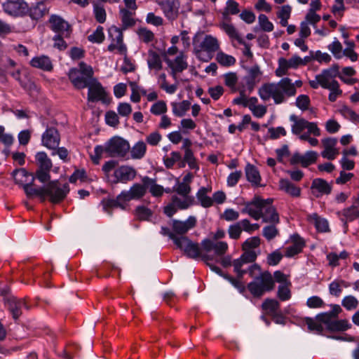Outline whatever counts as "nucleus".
Listing matches in <instances>:
<instances>
[{
  "label": "nucleus",
  "mask_w": 359,
  "mask_h": 359,
  "mask_svg": "<svg viewBox=\"0 0 359 359\" xmlns=\"http://www.w3.org/2000/svg\"><path fill=\"white\" fill-rule=\"evenodd\" d=\"M242 212L248 214L255 220L262 218L264 222L272 224L263 228L262 234L266 240L271 241L278 235L275 224L279 223V215L273 205L272 198L263 199L255 196L252 201L245 203Z\"/></svg>",
  "instance_id": "f257e3e1"
},
{
  "label": "nucleus",
  "mask_w": 359,
  "mask_h": 359,
  "mask_svg": "<svg viewBox=\"0 0 359 359\" xmlns=\"http://www.w3.org/2000/svg\"><path fill=\"white\" fill-rule=\"evenodd\" d=\"M296 93L294 83L287 77L283 78L277 83H264L258 90V95L263 101L273 99L276 104L283 103L287 97L294 96Z\"/></svg>",
  "instance_id": "f03ea898"
},
{
  "label": "nucleus",
  "mask_w": 359,
  "mask_h": 359,
  "mask_svg": "<svg viewBox=\"0 0 359 359\" xmlns=\"http://www.w3.org/2000/svg\"><path fill=\"white\" fill-rule=\"evenodd\" d=\"M68 76L74 86L78 89L87 88L90 82L95 79L93 77L92 67L83 62L79 63V69L72 68Z\"/></svg>",
  "instance_id": "7ed1b4c3"
},
{
  "label": "nucleus",
  "mask_w": 359,
  "mask_h": 359,
  "mask_svg": "<svg viewBox=\"0 0 359 359\" xmlns=\"http://www.w3.org/2000/svg\"><path fill=\"white\" fill-rule=\"evenodd\" d=\"M274 285L272 275L266 271L260 273L259 276L255 277L254 280L248 285V289L253 297H260L266 292L273 290Z\"/></svg>",
  "instance_id": "20e7f679"
},
{
  "label": "nucleus",
  "mask_w": 359,
  "mask_h": 359,
  "mask_svg": "<svg viewBox=\"0 0 359 359\" xmlns=\"http://www.w3.org/2000/svg\"><path fill=\"white\" fill-rule=\"evenodd\" d=\"M177 247L183 250L185 255L191 259L201 258L203 261L207 262L212 259L208 254H202V249L198 243H194L187 236H180L176 244Z\"/></svg>",
  "instance_id": "39448f33"
},
{
  "label": "nucleus",
  "mask_w": 359,
  "mask_h": 359,
  "mask_svg": "<svg viewBox=\"0 0 359 359\" xmlns=\"http://www.w3.org/2000/svg\"><path fill=\"white\" fill-rule=\"evenodd\" d=\"M106 149L110 157L124 158L130 151V144L123 138L114 136L106 142Z\"/></svg>",
  "instance_id": "423d86ee"
},
{
  "label": "nucleus",
  "mask_w": 359,
  "mask_h": 359,
  "mask_svg": "<svg viewBox=\"0 0 359 359\" xmlns=\"http://www.w3.org/2000/svg\"><path fill=\"white\" fill-rule=\"evenodd\" d=\"M38 169L36 171V178L42 183L47 182L50 179V171L53 167L51 160L44 151H39L35 156Z\"/></svg>",
  "instance_id": "0eeeda50"
},
{
  "label": "nucleus",
  "mask_w": 359,
  "mask_h": 359,
  "mask_svg": "<svg viewBox=\"0 0 359 359\" xmlns=\"http://www.w3.org/2000/svg\"><path fill=\"white\" fill-rule=\"evenodd\" d=\"M45 196H48L49 200L53 203L62 201L69 191L67 183L60 186L58 180L50 181L45 186Z\"/></svg>",
  "instance_id": "6e6552de"
},
{
  "label": "nucleus",
  "mask_w": 359,
  "mask_h": 359,
  "mask_svg": "<svg viewBox=\"0 0 359 359\" xmlns=\"http://www.w3.org/2000/svg\"><path fill=\"white\" fill-rule=\"evenodd\" d=\"M87 88H88V100L89 102L101 101L104 104L109 103L110 99L108 97L107 93L97 79L93 80Z\"/></svg>",
  "instance_id": "1a4fd4ad"
},
{
  "label": "nucleus",
  "mask_w": 359,
  "mask_h": 359,
  "mask_svg": "<svg viewBox=\"0 0 359 359\" xmlns=\"http://www.w3.org/2000/svg\"><path fill=\"white\" fill-rule=\"evenodd\" d=\"M4 11L11 16H22L29 11V6L24 0H6L2 4Z\"/></svg>",
  "instance_id": "9d476101"
},
{
  "label": "nucleus",
  "mask_w": 359,
  "mask_h": 359,
  "mask_svg": "<svg viewBox=\"0 0 359 359\" xmlns=\"http://www.w3.org/2000/svg\"><path fill=\"white\" fill-rule=\"evenodd\" d=\"M194 203V197H182L172 196L171 203L164 208V213L171 217L177 210H185L192 205Z\"/></svg>",
  "instance_id": "9b49d317"
},
{
  "label": "nucleus",
  "mask_w": 359,
  "mask_h": 359,
  "mask_svg": "<svg viewBox=\"0 0 359 359\" xmlns=\"http://www.w3.org/2000/svg\"><path fill=\"white\" fill-rule=\"evenodd\" d=\"M246 74L243 78V83L246 84L248 93L250 94L255 89L257 83L260 81L262 72L258 65H254L250 67H243Z\"/></svg>",
  "instance_id": "f8f14e48"
},
{
  "label": "nucleus",
  "mask_w": 359,
  "mask_h": 359,
  "mask_svg": "<svg viewBox=\"0 0 359 359\" xmlns=\"http://www.w3.org/2000/svg\"><path fill=\"white\" fill-rule=\"evenodd\" d=\"M6 306L11 313L13 318L18 320L22 315V308L25 307L29 309L24 299H18L13 296H8L4 298Z\"/></svg>",
  "instance_id": "ddd939ff"
},
{
  "label": "nucleus",
  "mask_w": 359,
  "mask_h": 359,
  "mask_svg": "<svg viewBox=\"0 0 359 359\" xmlns=\"http://www.w3.org/2000/svg\"><path fill=\"white\" fill-rule=\"evenodd\" d=\"M42 145L51 150H56L60 142V136L55 128H48L41 137Z\"/></svg>",
  "instance_id": "4468645a"
},
{
  "label": "nucleus",
  "mask_w": 359,
  "mask_h": 359,
  "mask_svg": "<svg viewBox=\"0 0 359 359\" xmlns=\"http://www.w3.org/2000/svg\"><path fill=\"white\" fill-rule=\"evenodd\" d=\"M157 3L168 20L177 19L180 7L178 0H157Z\"/></svg>",
  "instance_id": "2eb2a0df"
},
{
  "label": "nucleus",
  "mask_w": 359,
  "mask_h": 359,
  "mask_svg": "<svg viewBox=\"0 0 359 359\" xmlns=\"http://www.w3.org/2000/svg\"><path fill=\"white\" fill-rule=\"evenodd\" d=\"M50 27L53 31L63 35L64 37H69L72 32L70 25L60 16L52 15L49 19Z\"/></svg>",
  "instance_id": "dca6fc26"
},
{
  "label": "nucleus",
  "mask_w": 359,
  "mask_h": 359,
  "mask_svg": "<svg viewBox=\"0 0 359 359\" xmlns=\"http://www.w3.org/2000/svg\"><path fill=\"white\" fill-rule=\"evenodd\" d=\"M137 175L136 170L130 165H121L114 170V183L118 182L127 183L128 182L133 180Z\"/></svg>",
  "instance_id": "f3484780"
},
{
  "label": "nucleus",
  "mask_w": 359,
  "mask_h": 359,
  "mask_svg": "<svg viewBox=\"0 0 359 359\" xmlns=\"http://www.w3.org/2000/svg\"><path fill=\"white\" fill-rule=\"evenodd\" d=\"M196 222V218L194 216H189L185 221L173 219L172 222V229L176 236L180 235L182 236L190 229L194 228Z\"/></svg>",
  "instance_id": "a211bd4d"
},
{
  "label": "nucleus",
  "mask_w": 359,
  "mask_h": 359,
  "mask_svg": "<svg viewBox=\"0 0 359 359\" xmlns=\"http://www.w3.org/2000/svg\"><path fill=\"white\" fill-rule=\"evenodd\" d=\"M201 247L206 254L213 250L217 256L224 255L228 250V244L226 242L215 241L210 239L203 240Z\"/></svg>",
  "instance_id": "6ab92c4d"
},
{
  "label": "nucleus",
  "mask_w": 359,
  "mask_h": 359,
  "mask_svg": "<svg viewBox=\"0 0 359 359\" xmlns=\"http://www.w3.org/2000/svg\"><path fill=\"white\" fill-rule=\"evenodd\" d=\"M318 158V153L314 151H309L304 155L297 152L294 153L290 160L291 165L300 163L302 167L306 168L309 165L316 163Z\"/></svg>",
  "instance_id": "aec40b11"
},
{
  "label": "nucleus",
  "mask_w": 359,
  "mask_h": 359,
  "mask_svg": "<svg viewBox=\"0 0 359 359\" xmlns=\"http://www.w3.org/2000/svg\"><path fill=\"white\" fill-rule=\"evenodd\" d=\"M128 200L125 197V195L123 196V191L120 194L117 196L116 198H104L102 201V205L103 206V209L108 214L111 215V211L110 210L112 208H119L122 210H126L127 208Z\"/></svg>",
  "instance_id": "412c9836"
},
{
  "label": "nucleus",
  "mask_w": 359,
  "mask_h": 359,
  "mask_svg": "<svg viewBox=\"0 0 359 359\" xmlns=\"http://www.w3.org/2000/svg\"><path fill=\"white\" fill-rule=\"evenodd\" d=\"M311 189L313 194L318 198L323 195H328L332 191V186L322 178L314 179L312 182Z\"/></svg>",
  "instance_id": "4be33fe9"
},
{
  "label": "nucleus",
  "mask_w": 359,
  "mask_h": 359,
  "mask_svg": "<svg viewBox=\"0 0 359 359\" xmlns=\"http://www.w3.org/2000/svg\"><path fill=\"white\" fill-rule=\"evenodd\" d=\"M201 49L195 48V53L199 57L201 50H203L209 53H212L219 49V43L218 40L211 36L206 35L200 45Z\"/></svg>",
  "instance_id": "5701e85b"
},
{
  "label": "nucleus",
  "mask_w": 359,
  "mask_h": 359,
  "mask_svg": "<svg viewBox=\"0 0 359 359\" xmlns=\"http://www.w3.org/2000/svg\"><path fill=\"white\" fill-rule=\"evenodd\" d=\"M147 193V186L144 183H135L130 188L128 191H123V196L125 195L126 200H139L142 198Z\"/></svg>",
  "instance_id": "b1692460"
},
{
  "label": "nucleus",
  "mask_w": 359,
  "mask_h": 359,
  "mask_svg": "<svg viewBox=\"0 0 359 359\" xmlns=\"http://www.w3.org/2000/svg\"><path fill=\"white\" fill-rule=\"evenodd\" d=\"M293 244L286 248L285 255L287 257H292L302 252L304 246V241L297 234L293 235L292 237Z\"/></svg>",
  "instance_id": "393cba45"
},
{
  "label": "nucleus",
  "mask_w": 359,
  "mask_h": 359,
  "mask_svg": "<svg viewBox=\"0 0 359 359\" xmlns=\"http://www.w3.org/2000/svg\"><path fill=\"white\" fill-rule=\"evenodd\" d=\"M168 66L171 68L172 74L175 76L176 72H182L188 67L186 61V56L183 53H180L174 61L170 60H166Z\"/></svg>",
  "instance_id": "a878e982"
},
{
  "label": "nucleus",
  "mask_w": 359,
  "mask_h": 359,
  "mask_svg": "<svg viewBox=\"0 0 359 359\" xmlns=\"http://www.w3.org/2000/svg\"><path fill=\"white\" fill-rule=\"evenodd\" d=\"M280 189L292 197H299L301 195L300 187L292 183L289 180L281 179L279 181Z\"/></svg>",
  "instance_id": "bb28decb"
},
{
  "label": "nucleus",
  "mask_w": 359,
  "mask_h": 359,
  "mask_svg": "<svg viewBox=\"0 0 359 359\" xmlns=\"http://www.w3.org/2000/svg\"><path fill=\"white\" fill-rule=\"evenodd\" d=\"M307 219L310 223L315 226L318 231L327 232L330 231L327 219L320 217L317 213L309 215Z\"/></svg>",
  "instance_id": "cd10ccee"
},
{
  "label": "nucleus",
  "mask_w": 359,
  "mask_h": 359,
  "mask_svg": "<svg viewBox=\"0 0 359 359\" xmlns=\"http://www.w3.org/2000/svg\"><path fill=\"white\" fill-rule=\"evenodd\" d=\"M245 172L248 181L252 183V185L256 187L262 186L260 184L261 176L259 172L255 166L248 163L245 167Z\"/></svg>",
  "instance_id": "c85d7f7f"
},
{
  "label": "nucleus",
  "mask_w": 359,
  "mask_h": 359,
  "mask_svg": "<svg viewBox=\"0 0 359 359\" xmlns=\"http://www.w3.org/2000/svg\"><path fill=\"white\" fill-rule=\"evenodd\" d=\"M142 182L145 184L147 186V190L149 189V192L153 196L158 197L163 195V187L157 184L154 179L145 176L142 179Z\"/></svg>",
  "instance_id": "c756f323"
},
{
  "label": "nucleus",
  "mask_w": 359,
  "mask_h": 359,
  "mask_svg": "<svg viewBox=\"0 0 359 359\" xmlns=\"http://www.w3.org/2000/svg\"><path fill=\"white\" fill-rule=\"evenodd\" d=\"M30 64L32 67L44 71H50L53 69V65L50 58L45 55L32 58Z\"/></svg>",
  "instance_id": "7c9ffc66"
},
{
  "label": "nucleus",
  "mask_w": 359,
  "mask_h": 359,
  "mask_svg": "<svg viewBox=\"0 0 359 359\" xmlns=\"http://www.w3.org/2000/svg\"><path fill=\"white\" fill-rule=\"evenodd\" d=\"M36 178V176H32L31 181L29 183H25L23 187V189L28 197H32L33 196H37L45 199V187H40L39 189L32 188V185L34 181Z\"/></svg>",
  "instance_id": "2f4dec72"
},
{
  "label": "nucleus",
  "mask_w": 359,
  "mask_h": 359,
  "mask_svg": "<svg viewBox=\"0 0 359 359\" xmlns=\"http://www.w3.org/2000/svg\"><path fill=\"white\" fill-rule=\"evenodd\" d=\"M290 120L293 122L292 126V133L294 135H300V133L306 128L309 121L304 118H299L296 115L292 114Z\"/></svg>",
  "instance_id": "473e14b6"
},
{
  "label": "nucleus",
  "mask_w": 359,
  "mask_h": 359,
  "mask_svg": "<svg viewBox=\"0 0 359 359\" xmlns=\"http://www.w3.org/2000/svg\"><path fill=\"white\" fill-rule=\"evenodd\" d=\"M131 158L142 159L146 154L147 145L143 141H138L131 148L130 147Z\"/></svg>",
  "instance_id": "72a5a7b5"
},
{
  "label": "nucleus",
  "mask_w": 359,
  "mask_h": 359,
  "mask_svg": "<svg viewBox=\"0 0 359 359\" xmlns=\"http://www.w3.org/2000/svg\"><path fill=\"white\" fill-rule=\"evenodd\" d=\"M147 64L150 69L159 71L163 68L162 60L160 55L154 50H149Z\"/></svg>",
  "instance_id": "f704fd0d"
},
{
  "label": "nucleus",
  "mask_w": 359,
  "mask_h": 359,
  "mask_svg": "<svg viewBox=\"0 0 359 359\" xmlns=\"http://www.w3.org/2000/svg\"><path fill=\"white\" fill-rule=\"evenodd\" d=\"M171 106L173 114L177 117H182L189 109L191 102L188 100H183L181 102H172Z\"/></svg>",
  "instance_id": "c9c22d12"
},
{
  "label": "nucleus",
  "mask_w": 359,
  "mask_h": 359,
  "mask_svg": "<svg viewBox=\"0 0 359 359\" xmlns=\"http://www.w3.org/2000/svg\"><path fill=\"white\" fill-rule=\"evenodd\" d=\"M134 14L135 13L133 12L130 11L126 8H121L120 10L123 29H126L128 27H131L135 25V20L133 18Z\"/></svg>",
  "instance_id": "e433bc0d"
},
{
  "label": "nucleus",
  "mask_w": 359,
  "mask_h": 359,
  "mask_svg": "<svg viewBox=\"0 0 359 359\" xmlns=\"http://www.w3.org/2000/svg\"><path fill=\"white\" fill-rule=\"evenodd\" d=\"M208 191L209 190L207 188L201 187L196 194L198 200L204 208H209L213 204L212 199L207 195Z\"/></svg>",
  "instance_id": "4c0bfd02"
},
{
  "label": "nucleus",
  "mask_w": 359,
  "mask_h": 359,
  "mask_svg": "<svg viewBox=\"0 0 359 359\" xmlns=\"http://www.w3.org/2000/svg\"><path fill=\"white\" fill-rule=\"evenodd\" d=\"M12 175L14 178V180L16 184L19 185H22V187L25 183H29L27 180V178L29 176H32V175L29 174L25 169L20 168L16 169L13 171Z\"/></svg>",
  "instance_id": "58836bf2"
},
{
  "label": "nucleus",
  "mask_w": 359,
  "mask_h": 359,
  "mask_svg": "<svg viewBox=\"0 0 359 359\" xmlns=\"http://www.w3.org/2000/svg\"><path fill=\"white\" fill-rule=\"evenodd\" d=\"M351 327V325L346 319L334 320V321L330 323L327 330L331 332H342L348 330Z\"/></svg>",
  "instance_id": "ea45409f"
},
{
  "label": "nucleus",
  "mask_w": 359,
  "mask_h": 359,
  "mask_svg": "<svg viewBox=\"0 0 359 359\" xmlns=\"http://www.w3.org/2000/svg\"><path fill=\"white\" fill-rule=\"evenodd\" d=\"M29 16L33 20L41 18L47 12L46 6L43 3H39L35 6L29 8Z\"/></svg>",
  "instance_id": "a19ab883"
},
{
  "label": "nucleus",
  "mask_w": 359,
  "mask_h": 359,
  "mask_svg": "<svg viewBox=\"0 0 359 359\" xmlns=\"http://www.w3.org/2000/svg\"><path fill=\"white\" fill-rule=\"evenodd\" d=\"M262 307L263 310L266 311L268 314L271 316L279 311L280 304L276 299H266L262 303Z\"/></svg>",
  "instance_id": "79ce46f5"
},
{
  "label": "nucleus",
  "mask_w": 359,
  "mask_h": 359,
  "mask_svg": "<svg viewBox=\"0 0 359 359\" xmlns=\"http://www.w3.org/2000/svg\"><path fill=\"white\" fill-rule=\"evenodd\" d=\"M292 8L289 5L283 6L280 10L278 12L277 16L280 20V24L283 27L287 25V20L290 17Z\"/></svg>",
  "instance_id": "37998d69"
},
{
  "label": "nucleus",
  "mask_w": 359,
  "mask_h": 359,
  "mask_svg": "<svg viewBox=\"0 0 359 359\" xmlns=\"http://www.w3.org/2000/svg\"><path fill=\"white\" fill-rule=\"evenodd\" d=\"M135 214L139 220L147 221L152 216L153 212L149 208L144 205H139L135 208Z\"/></svg>",
  "instance_id": "c03bdc74"
},
{
  "label": "nucleus",
  "mask_w": 359,
  "mask_h": 359,
  "mask_svg": "<svg viewBox=\"0 0 359 359\" xmlns=\"http://www.w3.org/2000/svg\"><path fill=\"white\" fill-rule=\"evenodd\" d=\"M216 60L222 66L230 67L236 63L234 57L227 55L223 52L217 53L216 55Z\"/></svg>",
  "instance_id": "a18cd8bd"
},
{
  "label": "nucleus",
  "mask_w": 359,
  "mask_h": 359,
  "mask_svg": "<svg viewBox=\"0 0 359 359\" xmlns=\"http://www.w3.org/2000/svg\"><path fill=\"white\" fill-rule=\"evenodd\" d=\"M248 264L241 258L235 259L233 262V271L237 274L238 278H243L244 274L247 273V269L244 266Z\"/></svg>",
  "instance_id": "49530a36"
},
{
  "label": "nucleus",
  "mask_w": 359,
  "mask_h": 359,
  "mask_svg": "<svg viewBox=\"0 0 359 359\" xmlns=\"http://www.w3.org/2000/svg\"><path fill=\"white\" fill-rule=\"evenodd\" d=\"M221 28L229 36L230 38L237 40L239 43H242V39L240 37L238 32L233 25L223 22L221 25Z\"/></svg>",
  "instance_id": "de8ad7c7"
},
{
  "label": "nucleus",
  "mask_w": 359,
  "mask_h": 359,
  "mask_svg": "<svg viewBox=\"0 0 359 359\" xmlns=\"http://www.w3.org/2000/svg\"><path fill=\"white\" fill-rule=\"evenodd\" d=\"M224 77L225 85L229 87L232 92H236L238 90V88L236 86L238 82L237 74L235 72H229L224 74Z\"/></svg>",
  "instance_id": "09e8293b"
},
{
  "label": "nucleus",
  "mask_w": 359,
  "mask_h": 359,
  "mask_svg": "<svg viewBox=\"0 0 359 359\" xmlns=\"http://www.w3.org/2000/svg\"><path fill=\"white\" fill-rule=\"evenodd\" d=\"M182 155L179 151H172L170 153V156L163 157V163L167 168H171L175 163L180 161Z\"/></svg>",
  "instance_id": "8fccbe9b"
},
{
  "label": "nucleus",
  "mask_w": 359,
  "mask_h": 359,
  "mask_svg": "<svg viewBox=\"0 0 359 359\" xmlns=\"http://www.w3.org/2000/svg\"><path fill=\"white\" fill-rule=\"evenodd\" d=\"M328 50L333 54L337 59H340L343 56V48L341 43L335 39L332 43L327 46Z\"/></svg>",
  "instance_id": "3c124183"
},
{
  "label": "nucleus",
  "mask_w": 359,
  "mask_h": 359,
  "mask_svg": "<svg viewBox=\"0 0 359 359\" xmlns=\"http://www.w3.org/2000/svg\"><path fill=\"white\" fill-rule=\"evenodd\" d=\"M150 111L154 115H164V114L167 111L166 103L163 100H159L155 102L151 107Z\"/></svg>",
  "instance_id": "603ef678"
},
{
  "label": "nucleus",
  "mask_w": 359,
  "mask_h": 359,
  "mask_svg": "<svg viewBox=\"0 0 359 359\" xmlns=\"http://www.w3.org/2000/svg\"><path fill=\"white\" fill-rule=\"evenodd\" d=\"M358 304V299L352 295L345 297L341 301V305L348 311L355 309Z\"/></svg>",
  "instance_id": "864d4df0"
},
{
  "label": "nucleus",
  "mask_w": 359,
  "mask_h": 359,
  "mask_svg": "<svg viewBox=\"0 0 359 359\" xmlns=\"http://www.w3.org/2000/svg\"><path fill=\"white\" fill-rule=\"evenodd\" d=\"M109 37L112 41L120 43L123 41L121 30L116 26H111L108 30Z\"/></svg>",
  "instance_id": "5fc2aeb1"
},
{
  "label": "nucleus",
  "mask_w": 359,
  "mask_h": 359,
  "mask_svg": "<svg viewBox=\"0 0 359 359\" xmlns=\"http://www.w3.org/2000/svg\"><path fill=\"white\" fill-rule=\"evenodd\" d=\"M342 215L346 218V221L351 222L359 216V211L355 206L352 205L350 208H345L341 212Z\"/></svg>",
  "instance_id": "6e6d98bb"
},
{
  "label": "nucleus",
  "mask_w": 359,
  "mask_h": 359,
  "mask_svg": "<svg viewBox=\"0 0 359 359\" xmlns=\"http://www.w3.org/2000/svg\"><path fill=\"white\" fill-rule=\"evenodd\" d=\"M88 39L93 43H102L104 39L103 27L98 26L95 31L88 36Z\"/></svg>",
  "instance_id": "4d7b16f0"
},
{
  "label": "nucleus",
  "mask_w": 359,
  "mask_h": 359,
  "mask_svg": "<svg viewBox=\"0 0 359 359\" xmlns=\"http://www.w3.org/2000/svg\"><path fill=\"white\" fill-rule=\"evenodd\" d=\"M290 67L289 66L287 60L283 57H280L278 60V67L276 70V75L278 77H281L287 73L288 69Z\"/></svg>",
  "instance_id": "13d9d810"
},
{
  "label": "nucleus",
  "mask_w": 359,
  "mask_h": 359,
  "mask_svg": "<svg viewBox=\"0 0 359 359\" xmlns=\"http://www.w3.org/2000/svg\"><path fill=\"white\" fill-rule=\"evenodd\" d=\"M184 161L188 164L191 169L198 170L199 167L196 163V159L194 155L192 150H188L184 151Z\"/></svg>",
  "instance_id": "bf43d9fd"
},
{
  "label": "nucleus",
  "mask_w": 359,
  "mask_h": 359,
  "mask_svg": "<svg viewBox=\"0 0 359 359\" xmlns=\"http://www.w3.org/2000/svg\"><path fill=\"white\" fill-rule=\"evenodd\" d=\"M306 324L307 325L308 329L311 332H315L317 334H321L323 331V327L320 323L316 322L311 318H306L305 319Z\"/></svg>",
  "instance_id": "052dcab7"
},
{
  "label": "nucleus",
  "mask_w": 359,
  "mask_h": 359,
  "mask_svg": "<svg viewBox=\"0 0 359 359\" xmlns=\"http://www.w3.org/2000/svg\"><path fill=\"white\" fill-rule=\"evenodd\" d=\"M259 24L261 28L265 32H271L273 29V25L270 22L267 16L260 14L258 17Z\"/></svg>",
  "instance_id": "680f3d73"
},
{
  "label": "nucleus",
  "mask_w": 359,
  "mask_h": 359,
  "mask_svg": "<svg viewBox=\"0 0 359 359\" xmlns=\"http://www.w3.org/2000/svg\"><path fill=\"white\" fill-rule=\"evenodd\" d=\"M260 244V238L257 236L252 237L247 239L243 244V250H253L254 248H257Z\"/></svg>",
  "instance_id": "e2e57ef3"
},
{
  "label": "nucleus",
  "mask_w": 359,
  "mask_h": 359,
  "mask_svg": "<svg viewBox=\"0 0 359 359\" xmlns=\"http://www.w3.org/2000/svg\"><path fill=\"white\" fill-rule=\"evenodd\" d=\"M341 113L345 118L353 122H357L359 120V115L347 106H344L341 108Z\"/></svg>",
  "instance_id": "0e129e2a"
},
{
  "label": "nucleus",
  "mask_w": 359,
  "mask_h": 359,
  "mask_svg": "<svg viewBox=\"0 0 359 359\" xmlns=\"http://www.w3.org/2000/svg\"><path fill=\"white\" fill-rule=\"evenodd\" d=\"M137 33L140 39L144 43H149L154 39V33L146 28H140Z\"/></svg>",
  "instance_id": "69168bd1"
},
{
  "label": "nucleus",
  "mask_w": 359,
  "mask_h": 359,
  "mask_svg": "<svg viewBox=\"0 0 359 359\" xmlns=\"http://www.w3.org/2000/svg\"><path fill=\"white\" fill-rule=\"evenodd\" d=\"M278 297L281 301H287L291 297L288 285H280L278 288Z\"/></svg>",
  "instance_id": "338daca9"
},
{
  "label": "nucleus",
  "mask_w": 359,
  "mask_h": 359,
  "mask_svg": "<svg viewBox=\"0 0 359 359\" xmlns=\"http://www.w3.org/2000/svg\"><path fill=\"white\" fill-rule=\"evenodd\" d=\"M310 104V99L308 95H300L296 99V105L302 111L306 110Z\"/></svg>",
  "instance_id": "774afa93"
}]
</instances>
